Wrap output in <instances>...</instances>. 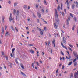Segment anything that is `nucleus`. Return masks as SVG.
I'll return each mask as SVG.
<instances>
[{"label": "nucleus", "instance_id": "obj_33", "mask_svg": "<svg viewBox=\"0 0 78 78\" xmlns=\"http://www.w3.org/2000/svg\"><path fill=\"white\" fill-rule=\"evenodd\" d=\"M56 36H58H58H59L58 35V34H55V37H56Z\"/></svg>", "mask_w": 78, "mask_h": 78}, {"label": "nucleus", "instance_id": "obj_9", "mask_svg": "<svg viewBox=\"0 0 78 78\" xmlns=\"http://www.w3.org/2000/svg\"><path fill=\"white\" fill-rule=\"evenodd\" d=\"M74 3L75 4H76V7H78V2L76 1V2L75 1H74Z\"/></svg>", "mask_w": 78, "mask_h": 78}, {"label": "nucleus", "instance_id": "obj_44", "mask_svg": "<svg viewBox=\"0 0 78 78\" xmlns=\"http://www.w3.org/2000/svg\"><path fill=\"white\" fill-rule=\"evenodd\" d=\"M64 69V65H63L62 66V69Z\"/></svg>", "mask_w": 78, "mask_h": 78}, {"label": "nucleus", "instance_id": "obj_61", "mask_svg": "<svg viewBox=\"0 0 78 78\" xmlns=\"http://www.w3.org/2000/svg\"><path fill=\"white\" fill-rule=\"evenodd\" d=\"M42 12H43V13H44V9H42Z\"/></svg>", "mask_w": 78, "mask_h": 78}, {"label": "nucleus", "instance_id": "obj_28", "mask_svg": "<svg viewBox=\"0 0 78 78\" xmlns=\"http://www.w3.org/2000/svg\"><path fill=\"white\" fill-rule=\"evenodd\" d=\"M28 46H29V47H31L33 46V44H28Z\"/></svg>", "mask_w": 78, "mask_h": 78}, {"label": "nucleus", "instance_id": "obj_13", "mask_svg": "<svg viewBox=\"0 0 78 78\" xmlns=\"http://www.w3.org/2000/svg\"><path fill=\"white\" fill-rule=\"evenodd\" d=\"M11 28L12 30V31H15V30H14V28L13 27V26H11Z\"/></svg>", "mask_w": 78, "mask_h": 78}, {"label": "nucleus", "instance_id": "obj_64", "mask_svg": "<svg viewBox=\"0 0 78 78\" xmlns=\"http://www.w3.org/2000/svg\"><path fill=\"white\" fill-rule=\"evenodd\" d=\"M1 38H3V35H1Z\"/></svg>", "mask_w": 78, "mask_h": 78}, {"label": "nucleus", "instance_id": "obj_39", "mask_svg": "<svg viewBox=\"0 0 78 78\" xmlns=\"http://www.w3.org/2000/svg\"><path fill=\"white\" fill-rule=\"evenodd\" d=\"M63 48H65V49H66V50H67V47H66L65 46H64L63 47Z\"/></svg>", "mask_w": 78, "mask_h": 78}, {"label": "nucleus", "instance_id": "obj_60", "mask_svg": "<svg viewBox=\"0 0 78 78\" xmlns=\"http://www.w3.org/2000/svg\"><path fill=\"white\" fill-rule=\"evenodd\" d=\"M46 12L47 13H48V9H46Z\"/></svg>", "mask_w": 78, "mask_h": 78}, {"label": "nucleus", "instance_id": "obj_20", "mask_svg": "<svg viewBox=\"0 0 78 78\" xmlns=\"http://www.w3.org/2000/svg\"><path fill=\"white\" fill-rule=\"evenodd\" d=\"M8 35H9V34L8 33V31H6V34L5 35V36H8Z\"/></svg>", "mask_w": 78, "mask_h": 78}, {"label": "nucleus", "instance_id": "obj_26", "mask_svg": "<svg viewBox=\"0 0 78 78\" xmlns=\"http://www.w3.org/2000/svg\"><path fill=\"white\" fill-rule=\"evenodd\" d=\"M2 33H4V29H3V27H2Z\"/></svg>", "mask_w": 78, "mask_h": 78}, {"label": "nucleus", "instance_id": "obj_34", "mask_svg": "<svg viewBox=\"0 0 78 78\" xmlns=\"http://www.w3.org/2000/svg\"><path fill=\"white\" fill-rule=\"evenodd\" d=\"M77 59H78L77 58H75L74 60L73 61V62H75V61H76V60Z\"/></svg>", "mask_w": 78, "mask_h": 78}, {"label": "nucleus", "instance_id": "obj_23", "mask_svg": "<svg viewBox=\"0 0 78 78\" xmlns=\"http://www.w3.org/2000/svg\"><path fill=\"white\" fill-rule=\"evenodd\" d=\"M15 62L17 64H19V62L17 61V59H15Z\"/></svg>", "mask_w": 78, "mask_h": 78}, {"label": "nucleus", "instance_id": "obj_24", "mask_svg": "<svg viewBox=\"0 0 78 78\" xmlns=\"http://www.w3.org/2000/svg\"><path fill=\"white\" fill-rule=\"evenodd\" d=\"M29 51L31 53H34V51L32 50H30Z\"/></svg>", "mask_w": 78, "mask_h": 78}, {"label": "nucleus", "instance_id": "obj_55", "mask_svg": "<svg viewBox=\"0 0 78 78\" xmlns=\"http://www.w3.org/2000/svg\"><path fill=\"white\" fill-rule=\"evenodd\" d=\"M2 55H4V56H5V53H4V52H2Z\"/></svg>", "mask_w": 78, "mask_h": 78}, {"label": "nucleus", "instance_id": "obj_27", "mask_svg": "<svg viewBox=\"0 0 78 78\" xmlns=\"http://www.w3.org/2000/svg\"><path fill=\"white\" fill-rule=\"evenodd\" d=\"M24 8L25 9H27V5H24Z\"/></svg>", "mask_w": 78, "mask_h": 78}, {"label": "nucleus", "instance_id": "obj_53", "mask_svg": "<svg viewBox=\"0 0 78 78\" xmlns=\"http://www.w3.org/2000/svg\"><path fill=\"white\" fill-rule=\"evenodd\" d=\"M50 42H48V45H50Z\"/></svg>", "mask_w": 78, "mask_h": 78}, {"label": "nucleus", "instance_id": "obj_5", "mask_svg": "<svg viewBox=\"0 0 78 78\" xmlns=\"http://www.w3.org/2000/svg\"><path fill=\"white\" fill-rule=\"evenodd\" d=\"M12 14L11 13H10V15L9 19L10 22H11V20H12Z\"/></svg>", "mask_w": 78, "mask_h": 78}, {"label": "nucleus", "instance_id": "obj_56", "mask_svg": "<svg viewBox=\"0 0 78 78\" xmlns=\"http://www.w3.org/2000/svg\"><path fill=\"white\" fill-rule=\"evenodd\" d=\"M55 44V40H53L52 41V44Z\"/></svg>", "mask_w": 78, "mask_h": 78}, {"label": "nucleus", "instance_id": "obj_49", "mask_svg": "<svg viewBox=\"0 0 78 78\" xmlns=\"http://www.w3.org/2000/svg\"><path fill=\"white\" fill-rule=\"evenodd\" d=\"M0 44H2V41H1V40H0Z\"/></svg>", "mask_w": 78, "mask_h": 78}, {"label": "nucleus", "instance_id": "obj_19", "mask_svg": "<svg viewBox=\"0 0 78 78\" xmlns=\"http://www.w3.org/2000/svg\"><path fill=\"white\" fill-rule=\"evenodd\" d=\"M44 5H47V2L46 1V0H44Z\"/></svg>", "mask_w": 78, "mask_h": 78}, {"label": "nucleus", "instance_id": "obj_32", "mask_svg": "<svg viewBox=\"0 0 78 78\" xmlns=\"http://www.w3.org/2000/svg\"><path fill=\"white\" fill-rule=\"evenodd\" d=\"M69 45L70 47L71 48H73V46H72V45L71 44H69Z\"/></svg>", "mask_w": 78, "mask_h": 78}, {"label": "nucleus", "instance_id": "obj_43", "mask_svg": "<svg viewBox=\"0 0 78 78\" xmlns=\"http://www.w3.org/2000/svg\"><path fill=\"white\" fill-rule=\"evenodd\" d=\"M5 58L6 60H8V57L7 56H5Z\"/></svg>", "mask_w": 78, "mask_h": 78}, {"label": "nucleus", "instance_id": "obj_54", "mask_svg": "<svg viewBox=\"0 0 78 78\" xmlns=\"http://www.w3.org/2000/svg\"><path fill=\"white\" fill-rule=\"evenodd\" d=\"M61 31L62 32V33H64V32L62 30H61Z\"/></svg>", "mask_w": 78, "mask_h": 78}, {"label": "nucleus", "instance_id": "obj_63", "mask_svg": "<svg viewBox=\"0 0 78 78\" xmlns=\"http://www.w3.org/2000/svg\"><path fill=\"white\" fill-rule=\"evenodd\" d=\"M8 3H9V4H11V1H9L8 2Z\"/></svg>", "mask_w": 78, "mask_h": 78}, {"label": "nucleus", "instance_id": "obj_25", "mask_svg": "<svg viewBox=\"0 0 78 78\" xmlns=\"http://www.w3.org/2000/svg\"><path fill=\"white\" fill-rule=\"evenodd\" d=\"M60 8V6H59V5H58V7H57V9H58V11H59V9Z\"/></svg>", "mask_w": 78, "mask_h": 78}, {"label": "nucleus", "instance_id": "obj_46", "mask_svg": "<svg viewBox=\"0 0 78 78\" xmlns=\"http://www.w3.org/2000/svg\"><path fill=\"white\" fill-rule=\"evenodd\" d=\"M15 28L16 30V31H17V32H18V30H17V28H16V27H15Z\"/></svg>", "mask_w": 78, "mask_h": 78}, {"label": "nucleus", "instance_id": "obj_12", "mask_svg": "<svg viewBox=\"0 0 78 78\" xmlns=\"http://www.w3.org/2000/svg\"><path fill=\"white\" fill-rule=\"evenodd\" d=\"M73 78V74L72 73H71L70 78Z\"/></svg>", "mask_w": 78, "mask_h": 78}, {"label": "nucleus", "instance_id": "obj_52", "mask_svg": "<svg viewBox=\"0 0 78 78\" xmlns=\"http://www.w3.org/2000/svg\"><path fill=\"white\" fill-rule=\"evenodd\" d=\"M61 37H62V36H63L64 34L62 33H61Z\"/></svg>", "mask_w": 78, "mask_h": 78}, {"label": "nucleus", "instance_id": "obj_17", "mask_svg": "<svg viewBox=\"0 0 78 78\" xmlns=\"http://www.w3.org/2000/svg\"><path fill=\"white\" fill-rule=\"evenodd\" d=\"M38 7H39V4H37L36 5V9L38 8Z\"/></svg>", "mask_w": 78, "mask_h": 78}, {"label": "nucleus", "instance_id": "obj_10", "mask_svg": "<svg viewBox=\"0 0 78 78\" xmlns=\"http://www.w3.org/2000/svg\"><path fill=\"white\" fill-rule=\"evenodd\" d=\"M75 4L72 5L71 7L72 9H74L75 8Z\"/></svg>", "mask_w": 78, "mask_h": 78}, {"label": "nucleus", "instance_id": "obj_4", "mask_svg": "<svg viewBox=\"0 0 78 78\" xmlns=\"http://www.w3.org/2000/svg\"><path fill=\"white\" fill-rule=\"evenodd\" d=\"M40 31V34L41 35H43V33L44 32V30L43 29V30H41V29H39Z\"/></svg>", "mask_w": 78, "mask_h": 78}, {"label": "nucleus", "instance_id": "obj_41", "mask_svg": "<svg viewBox=\"0 0 78 78\" xmlns=\"http://www.w3.org/2000/svg\"><path fill=\"white\" fill-rule=\"evenodd\" d=\"M33 16L34 18H36V16H35V15H34V13H33Z\"/></svg>", "mask_w": 78, "mask_h": 78}, {"label": "nucleus", "instance_id": "obj_37", "mask_svg": "<svg viewBox=\"0 0 78 78\" xmlns=\"http://www.w3.org/2000/svg\"><path fill=\"white\" fill-rule=\"evenodd\" d=\"M42 19V20H43V22H45V23L46 24H47V22L45 21V20H44L43 19Z\"/></svg>", "mask_w": 78, "mask_h": 78}, {"label": "nucleus", "instance_id": "obj_3", "mask_svg": "<svg viewBox=\"0 0 78 78\" xmlns=\"http://www.w3.org/2000/svg\"><path fill=\"white\" fill-rule=\"evenodd\" d=\"M78 71H77L76 73H75L74 75V76L75 78H78Z\"/></svg>", "mask_w": 78, "mask_h": 78}, {"label": "nucleus", "instance_id": "obj_14", "mask_svg": "<svg viewBox=\"0 0 78 78\" xmlns=\"http://www.w3.org/2000/svg\"><path fill=\"white\" fill-rule=\"evenodd\" d=\"M76 65H77V62H76L74 63V66L75 67L76 66Z\"/></svg>", "mask_w": 78, "mask_h": 78}, {"label": "nucleus", "instance_id": "obj_16", "mask_svg": "<svg viewBox=\"0 0 78 78\" xmlns=\"http://www.w3.org/2000/svg\"><path fill=\"white\" fill-rule=\"evenodd\" d=\"M4 20H5V17H3L2 18V22H4Z\"/></svg>", "mask_w": 78, "mask_h": 78}, {"label": "nucleus", "instance_id": "obj_38", "mask_svg": "<svg viewBox=\"0 0 78 78\" xmlns=\"http://www.w3.org/2000/svg\"><path fill=\"white\" fill-rule=\"evenodd\" d=\"M74 20L75 21H76H76L77 20V19H76V18L75 17H74Z\"/></svg>", "mask_w": 78, "mask_h": 78}, {"label": "nucleus", "instance_id": "obj_22", "mask_svg": "<svg viewBox=\"0 0 78 78\" xmlns=\"http://www.w3.org/2000/svg\"><path fill=\"white\" fill-rule=\"evenodd\" d=\"M17 5V3L15 2L14 3V6H16Z\"/></svg>", "mask_w": 78, "mask_h": 78}, {"label": "nucleus", "instance_id": "obj_30", "mask_svg": "<svg viewBox=\"0 0 78 78\" xmlns=\"http://www.w3.org/2000/svg\"><path fill=\"white\" fill-rule=\"evenodd\" d=\"M14 50H15V48H13V49H12V53L13 54L14 53Z\"/></svg>", "mask_w": 78, "mask_h": 78}, {"label": "nucleus", "instance_id": "obj_50", "mask_svg": "<svg viewBox=\"0 0 78 78\" xmlns=\"http://www.w3.org/2000/svg\"><path fill=\"white\" fill-rule=\"evenodd\" d=\"M68 48L69 49V50H71V51H72V49H71V48L70 47Z\"/></svg>", "mask_w": 78, "mask_h": 78}, {"label": "nucleus", "instance_id": "obj_6", "mask_svg": "<svg viewBox=\"0 0 78 78\" xmlns=\"http://www.w3.org/2000/svg\"><path fill=\"white\" fill-rule=\"evenodd\" d=\"M70 20V17L68 18V20H67V23L68 25H69V22Z\"/></svg>", "mask_w": 78, "mask_h": 78}, {"label": "nucleus", "instance_id": "obj_40", "mask_svg": "<svg viewBox=\"0 0 78 78\" xmlns=\"http://www.w3.org/2000/svg\"><path fill=\"white\" fill-rule=\"evenodd\" d=\"M75 29V26H73L72 28V30L73 31H74V30Z\"/></svg>", "mask_w": 78, "mask_h": 78}, {"label": "nucleus", "instance_id": "obj_45", "mask_svg": "<svg viewBox=\"0 0 78 78\" xmlns=\"http://www.w3.org/2000/svg\"><path fill=\"white\" fill-rule=\"evenodd\" d=\"M44 30L45 31H46V30H47V27H44Z\"/></svg>", "mask_w": 78, "mask_h": 78}, {"label": "nucleus", "instance_id": "obj_11", "mask_svg": "<svg viewBox=\"0 0 78 78\" xmlns=\"http://www.w3.org/2000/svg\"><path fill=\"white\" fill-rule=\"evenodd\" d=\"M20 65L22 69H24V66L23 65V64H22V63H21L20 64Z\"/></svg>", "mask_w": 78, "mask_h": 78}, {"label": "nucleus", "instance_id": "obj_58", "mask_svg": "<svg viewBox=\"0 0 78 78\" xmlns=\"http://www.w3.org/2000/svg\"><path fill=\"white\" fill-rule=\"evenodd\" d=\"M61 54H62V55H64V53H63L62 51H61Z\"/></svg>", "mask_w": 78, "mask_h": 78}, {"label": "nucleus", "instance_id": "obj_51", "mask_svg": "<svg viewBox=\"0 0 78 78\" xmlns=\"http://www.w3.org/2000/svg\"><path fill=\"white\" fill-rule=\"evenodd\" d=\"M41 54H42V55H43V56L44 55V53L42 52Z\"/></svg>", "mask_w": 78, "mask_h": 78}, {"label": "nucleus", "instance_id": "obj_15", "mask_svg": "<svg viewBox=\"0 0 78 78\" xmlns=\"http://www.w3.org/2000/svg\"><path fill=\"white\" fill-rule=\"evenodd\" d=\"M72 64V62H69L68 64V66H70V65H71V64Z\"/></svg>", "mask_w": 78, "mask_h": 78}, {"label": "nucleus", "instance_id": "obj_59", "mask_svg": "<svg viewBox=\"0 0 78 78\" xmlns=\"http://www.w3.org/2000/svg\"><path fill=\"white\" fill-rule=\"evenodd\" d=\"M51 54H53V53L52 52V49H51Z\"/></svg>", "mask_w": 78, "mask_h": 78}, {"label": "nucleus", "instance_id": "obj_31", "mask_svg": "<svg viewBox=\"0 0 78 78\" xmlns=\"http://www.w3.org/2000/svg\"><path fill=\"white\" fill-rule=\"evenodd\" d=\"M61 45L62 46V47H63V46H64V44H63V43H62V42H61Z\"/></svg>", "mask_w": 78, "mask_h": 78}, {"label": "nucleus", "instance_id": "obj_35", "mask_svg": "<svg viewBox=\"0 0 78 78\" xmlns=\"http://www.w3.org/2000/svg\"><path fill=\"white\" fill-rule=\"evenodd\" d=\"M70 16H71V17H73V14H72L70 13Z\"/></svg>", "mask_w": 78, "mask_h": 78}, {"label": "nucleus", "instance_id": "obj_47", "mask_svg": "<svg viewBox=\"0 0 78 78\" xmlns=\"http://www.w3.org/2000/svg\"><path fill=\"white\" fill-rule=\"evenodd\" d=\"M58 71H59V70H58V69H57V70L56 71V73H58Z\"/></svg>", "mask_w": 78, "mask_h": 78}, {"label": "nucleus", "instance_id": "obj_21", "mask_svg": "<svg viewBox=\"0 0 78 78\" xmlns=\"http://www.w3.org/2000/svg\"><path fill=\"white\" fill-rule=\"evenodd\" d=\"M19 10H17V12H16L17 15V16H19Z\"/></svg>", "mask_w": 78, "mask_h": 78}, {"label": "nucleus", "instance_id": "obj_42", "mask_svg": "<svg viewBox=\"0 0 78 78\" xmlns=\"http://www.w3.org/2000/svg\"><path fill=\"white\" fill-rule=\"evenodd\" d=\"M37 15L38 17H39V13L38 12H37Z\"/></svg>", "mask_w": 78, "mask_h": 78}, {"label": "nucleus", "instance_id": "obj_18", "mask_svg": "<svg viewBox=\"0 0 78 78\" xmlns=\"http://www.w3.org/2000/svg\"><path fill=\"white\" fill-rule=\"evenodd\" d=\"M21 74L23 75H24V76H26V75H25V74L24 73H23L22 72H21Z\"/></svg>", "mask_w": 78, "mask_h": 78}, {"label": "nucleus", "instance_id": "obj_2", "mask_svg": "<svg viewBox=\"0 0 78 78\" xmlns=\"http://www.w3.org/2000/svg\"><path fill=\"white\" fill-rule=\"evenodd\" d=\"M69 0H67L65 2V4H67V8L68 10H69V6H70V5H69V3L68 2Z\"/></svg>", "mask_w": 78, "mask_h": 78}, {"label": "nucleus", "instance_id": "obj_7", "mask_svg": "<svg viewBox=\"0 0 78 78\" xmlns=\"http://www.w3.org/2000/svg\"><path fill=\"white\" fill-rule=\"evenodd\" d=\"M63 40L62 41L64 43V44H66V38L65 37H63Z\"/></svg>", "mask_w": 78, "mask_h": 78}, {"label": "nucleus", "instance_id": "obj_1", "mask_svg": "<svg viewBox=\"0 0 78 78\" xmlns=\"http://www.w3.org/2000/svg\"><path fill=\"white\" fill-rule=\"evenodd\" d=\"M55 17L56 21H55V23L54 24V26L55 28H57V26L56 25L59 24V19H58L59 14H58V13L57 12V10H55Z\"/></svg>", "mask_w": 78, "mask_h": 78}, {"label": "nucleus", "instance_id": "obj_29", "mask_svg": "<svg viewBox=\"0 0 78 78\" xmlns=\"http://www.w3.org/2000/svg\"><path fill=\"white\" fill-rule=\"evenodd\" d=\"M16 10H15V9H14V10L13 11V14H16Z\"/></svg>", "mask_w": 78, "mask_h": 78}, {"label": "nucleus", "instance_id": "obj_48", "mask_svg": "<svg viewBox=\"0 0 78 78\" xmlns=\"http://www.w3.org/2000/svg\"><path fill=\"white\" fill-rule=\"evenodd\" d=\"M10 56L12 58L13 57V55H12V54H11L10 55Z\"/></svg>", "mask_w": 78, "mask_h": 78}, {"label": "nucleus", "instance_id": "obj_57", "mask_svg": "<svg viewBox=\"0 0 78 78\" xmlns=\"http://www.w3.org/2000/svg\"><path fill=\"white\" fill-rule=\"evenodd\" d=\"M30 8H31V7H30V6H28V9H30Z\"/></svg>", "mask_w": 78, "mask_h": 78}, {"label": "nucleus", "instance_id": "obj_8", "mask_svg": "<svg viewBox=\"0 0 78 78\" xmlns=\"http://www.w3.org/2000/svg\"><path fill=\"white\" fill-rule=\"evenodd\" d=\"M73 53L74 56H76L78 55V54H77V52H73Z\"/></svg>", "mask_w": 78, "mask_h": 78}, {"label": "nucleus", "instance_id": "obj_36", "mask_svg": "<svg viewBox=\"0 0 78 78\" xmlns=\"http://www.w3.org/2000/svg\"><path fill=\"white\" fill-rule=\"evenodd\" d=\"M12 64H11V63H10V64H9V66L10 67H11V68H12Z\"/></svg>", "mask_w": 78, "mask_h": 78}, {"label": "nucleus", "instance_id": "obj_62", "mask_svg": "<svg viewBox=\"0 0 78 78\" xmlns=\"http://www.w3.org/2000/svg\"><path fill=\"white\" fill-rule=\"evenodd\" d=\"M34 64V63H33L32 64V66L33 68H34V66H33Z\"/></svg>", "mask_w": 78, "mask_h": 78}]
</instances>
